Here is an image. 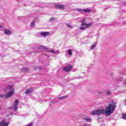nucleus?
<instances>
[{"mask_svg": "<svg viewBox=\"0 0 126 126\" xmlns=\"http://www.w3.org/2000/svg\"><path fill=\"white\" fill-rule=\"evenodd\" d=\"M19 101H18V99H16L15 100V102L14 103V111H17V109H18V104Z\"/></svg>", "mask_w": 126, "mask_h": 126, "instance_id": "obj_4", "label": "nucleus"}, {"mask_svg": "<svg viewBox=\"0 0 126 126\" xmlns=\"http://www.w3.org/2000/svg\"><path fill=\"white\" fill-rule=\"evenodd\" d=\"M49 52L50 53H52L53 54H59V51H54L53 49H50Z\"/></svg>", "mask_w": 126, "mask_h": 126, "instance_id": "obj_13", "label": "nucleus"}, {"mask_svg": "<svg viewBox=\"0 0 126 126\" xmlns=\"http://www.w3.org/2000/svg\"><path fill=\"white\" fill-rule=\"evenodd\" d=\"M49 34H50V32H43L41 33V35L46 37V36H48V35H49Z\"/></svg>", "mask_w": 126, "mask_h": 126, "instance_id": "obj_8", "label": "nucleus"}, {"mask_svg": "<svg viewBox=\"0 0 126 126\" xmlns=\"http://www.w3.org/2000/svg\"><path fill=\"white\" fill-rule=\"evenodd\" d=\"M34 24H35V21H33L31 24V27H33Z\"/></svg>", "mask_w": 126, "mask_h": 126, "instance_id": "obj_22", "label": "nucleus"}, {"mask_svg": "<svg viewBox=\"0 0 126 126\" xmlns=\"http://www.w3.org/2000/svg\"><path fill=\"white\" fill-rule=\"evenodd\" d=\"M67 51L69 56H72V50L71 49H68Z\"/></svg>", "mask_w": 126, "mask_h": 126, "instance_id": "obj_16", "label": "nucleus"}, {"mask_svg": "<svg viewBox=\"0 0 126 126\" xmlns=\"http://www.w3.org/2000/svg\"><path fill=\"white\" fill-rule=\"evenodd\" d=\"M67 98V95L63 96L59 98V99H65Z\"/></svg>", "mask_w": 126, "mask_h": 126, "instance_id": "obj_20", "label": "nucleus"}, {"mask_svg": "<svg viewBox=\"0 0 126 126\" xmlns=\"http://www.w3.org/2000/svg\"><path fill=\"white\" fill-rule=\"evenodd\" d=\"M55 7L58 8V9H62L63 10L65 8V6L64 5L55 4Z\"/></svg>", "mask_w": 126, "mask_h": 126, "instance_id": "obj_6", "label": "nucleus"}, {"mask_svg": "<svg viewBox=\"0 0 126 126\" xmlns=\"http://www.w3.org/2000/svg\"><path fill=\"white\" fill-rule=\"evenodd\" d=\"M9 89V90H12V86H7L5 90H7Z\"/></svg>", "mask_w": 126, "mask_h": 126, "instance_id": "obj_18", "label": "nucleus"}, {"mask_svg": "<svg viewBox=\"0 0 126 126\" xmlns=\"http://www.w3.org/2000/svg\"><path fill=\"white\" fill-rule=\"evenodd\" d=\"M96 46H97V44H96V43H94V44H93L91 46V49L92 50H94V49L95 48V47H96Z\"/></svg>", "mask_w": 126, "mask_h": 126, "instance_id": "obj_15", "label": "nucleus"}, {"mask_svg": "<svg viewBox=\"0 0 126 126\" xmlns=\"http://www.w3.org/2000/svg\"><path fill=\"white\" fill-rule=\"evenodd\" d=\"M123 120H126V114H124L123 115Z\"/></svg>", "mask_w": 126, "mask_h": 126, "instance_id": "obj_25", "label": "nucleus"}, {"mask_svg": "<svg viewBox=\"0 0 126 126\" xmlns=\"http://www.w3.org/2000/svg\"><path fill=\"white\" fill-rule=\"evenodd\" d=\"M124 101H125V102H126V99Z\"/></svg>", "mask_w": 126, "mask_h": 126, "instance_id": "obj_33", "label": "nucleus"}, {"mask_svg": "<svg viewBox=\"0 0 126 126\" xmlns=\"http://www.w3.org/2000/svg\"><path fill=\"white\" fill-rule=\"evenodd\" d=\"M77 78H78V79H79V78H78V77H76V79H77Z\"/></svg>", "mask_w": 126, "mask_h": 126, "instance_id": "obj_32", "label": "nucleus"}, {"mask_svg": "<svg viewBox=\"0 0 126 126\" xmlns=\"http://www.w3.org/2000/svg\"><path fill=\"white\" fill-rule=\"evenodd\" d=\"M13 93H14V92L13 91H11L9 92L6 95H5V98L7 99L8 98H10L12 95H13Z\"/></svg>", "mask_w": 126, "mask_h": 126, "instance_id": "obj_7", "label": "nucleus"}, {"mask_svg": "<svg viewBox=\"0 0 126 126\" xmlns=\"http://www.w3.org/2000/svg\"><path fill=\"white\" fill-rule=\"evenodd\" d=\"M87 28H89V27H88V26L81 27L79 28V29H80L81 30H86Z\"/></svg>", "mask_w": 126, "mask_h": 126, "instance_id": "obj_14", "label": "nucleus"}, {"mask_svg": "<svg viewBox=\"0 0 126 126\" xmlns=\"http://www.w3.org/2000/svg\"><path fill=\"white\" fill-rule=\"evenodd\" d=\"M4 34H6V35H10L11 34V31L10 30H4Z\"/></svg>", "mask_w": 126, "mask_h": 126, "instance_id": "obj_12", "label": "nucleus"}, {"mask_svg": "<svg viewBox=\"0 0 126 126\" xmlns=\"http://www.w3.org/2000/svg\"><path fill=\"white\" fill-rule=\"evenodd\" d=\"M124 105H125V106H126V102H125Z\"/></svg>", "mask_w": 126, "mask_h": 126, "instance_id": "obj_31", "label": "nucleus"}, {"mask_svg": "<svg viewBox=\"0 0 126 126\" xmlns=\"http://www.w3.org/2000/svg\"><path fill=\"white\" fill-rule=\"evenodd\" d=\"M102 93H102V92H99V94H102Z\"/></svg>", "mask_w": 126, "mask_h": 126, "instance_id": "obj_29", "label": "nucleus"}, {"mask_svg": "<svg viewBox=\"0 0 126 126\" xmlns=\"http://www.w3.org/2000/svg\"><path fill=\"white\" fill-rule=\"evenodd\" d=\"M56 20V18L52 17L50 20V21H55Z\"/></svg>", "mask_w": 126, "mask_h": 126, "instance_id": "obj_23", "label": "nucleus"}, {"mask_svg": "<svg viewBox=\"0 0 126 126\" xmlns=\"http://www.w3.org/2000/svg\"><path fill=\"white\" fill-rule=\"evenodd\" d=\"M32 92V89H29L26 91V94H30Z\"/></svg>", "mask_w": 126, "mask_h": 126, "instance_id": "obj_17", "label": "nucleus"}, {"mask_svg": "<svg viewBox=\"0 0 126 126\" xmlns=\"http://www.w3.org/2000/svg\"><path fill=\"white\" fill-rule=\"evenodd\" d=\"M85 21H86L85 18H83V19L82 20V22H85Z\"/></svg>", "mask_w": 126, "mask_h": 126, "instance_id": "obj_26", "label": "nucleus"}, {"mask_svg": "<svg viewBox=\"0 0 126 126\" xmlns=\"http://www.w3.org/2000/svg\"><path fill=\"white\" fill-rule=\"evenodd\" d=\"M63 69L64 71H66V72H68L69 70L72 69V65L70 64L67 65L63 67Z\"/></svg>", "mask_w": 126, "mask_h": 126, "instance_id": "obj_2", "label": "nucleus"}, {"mask_svg": "<svg viewBox=\"0 0 126 126\" xmlns=\"http://www.w3.org/2000/svg\"><path fill=\"white\" fill-rule=\"evenodd\" d=\"M22 70H23V71L26 72L27 71H28V70H29V69H28V68H24L23 69H22Z\"/></svg>", "mask_w": 126, "mask_h": 126, "instance_id": "obj_19", "label": "nucleus"}, {"mask_svg": "<svg viewBox=\"0 0 126 126\" xmlns=\"http://www.w3.org/2000/svg\"><path fill=\"white\" fill-rule=\"evenodd\" d=\"M77 11H79L80 12H86V13H87L88 12H90L91 11H92V10L90 9H76Z\"/></svg>", "mask_w": 126, "mask_h": 126, "instance_id": "obj_3", "label": "nucleus"}, {"mask_svg": "<svg viewBox=\"0 0 126 126\" xmlns=\"http://www.w3.org/2000/svg\"><path fill=\"white\" fill-rule=\"evenodd\" d=\"M116 109V105L114 104H110L105 109H96L92 112L93 116H100V115H104L109 117L111 114H113Z\"/></svg>", "mask_w": 126, "mask_h": 126, "instance_id": "obj_1", "label": "nucleus"}, {"mask_svg": "<svg viewBox=\"0 0 126 126\" xmlns=\"http://www.w3.org/2000/svg\"><path fill=\"white\" fill-rule=\"evenodd\" d=\"M0 28H2V26H0Z\"/></svg>", "mask_w": 126, "mask_h": 126, "instance_id": "obj_30", "label": "nucleus"}, {"mask_svg": "<svg viewBox=\"0 0 126 126\" xmlns=\"http://www.w3.org/2000/svg\"><path fill=\"white\" fill-rule=\"evenodd\" d=\"M40 49H43L44 50H47V48L46 46H40Z\"/></svg>", "mask_w": 126, "mask_h": 126, "instance_id": "obj_21", "label": "nucleus"}, {"mask_svg": "<svg viewBox=\"0 0 126 126\" xmlns=\"http://www.w3.org/2000/svg\"><path fill=\"white\" fill-rule=\"evenodd\" d=\"M3 95L0 94V98H3Z\"/></svg>", "mask_w": 126, "mask_h": 126, "instance_id": "obj_28", "label": "nucleus"}, {"mask_svg": "<svg viewBox=\"0 0 126 126\" xmlns=\"http://www.w3.org/2000/svg\"><path fill=\"white\" fill-rule=\"evenodd\" d=\"M123 80H124V78H123L122 77H119V78L116 79V81L117 82H122Z\"/></svg>", "mask_w": 126, "mask_h": 126, "instance_id": "obj_10", "label": "nucleus"}, {"mask_svg": "<svg viewBox=\"0 0 126 126\" xmlns=\"http://www.w3.org/2000/svg\"><path fill=\"white\" fill-rule=\"evenodd\" d=\"M85 25L86 26H88V27H89L90 26H91V25H92V23H91L90 24H86V23H85V22H82V26H85Z\"/></svg>", "mask_w": 126, "mask_h": 126, "instance_id": "obj_11", "label": "nucleus"}, {"mask_svg": "<svg viewBox=\"0 0 126 126\" xmlns=\"http://www.w3.org/2000/svg\"><path fill=\"white\" fill-rule=\"evenodd\" d=\"M66 25L68 26V27H69V28H71V26L68 25V24H67Z\"/></svg>", "mask_w": 126, "mask_h": 126, "instance_id": "obj_27", "label": "nucleus"}, {"mask_svg": "<svg viewBox=\"0 0 126 126\" xmlns=\"http://www.w3.org/2000/svg\"><path fill=\"white\" fill-rule=\"evenodd\" d=\"M9 123L5 122V119L3 120L0 123V126H8Z\"/></svg>", "mask_w": 126, "mask_h": 126, "instance_id": "obj_5", "label": "nucleus"}, {"mask_svg": "<svg viewBox=\"0 0 126 126\" xmlns=\"http://www.w3.org/2000/svg\"><path fill=\"white\" fill-rule=\"evenodd\" d=\"M111 91H108L106 92L107 95H111Z\"/></svg>", "mask_w": 126, "mask_h": 126, "instance_id": "obj_24", "label": "nucleus"}, {"mask_svg": "<svg viewBox=\"0 0 126 126\" xmlns=\"http://www.w3.org/2000/svg\"><path fill=\"white\" fill-rule=\"evenodd\" d=\"M84 120L86 121V122H89V123H91L92 122V119L91 118H88V117H84Z\"/></svg>", "mask_w": 126, "mask_h": 126, "instance_id": "obj_9", "label": "nucleus"}]
</instances>
